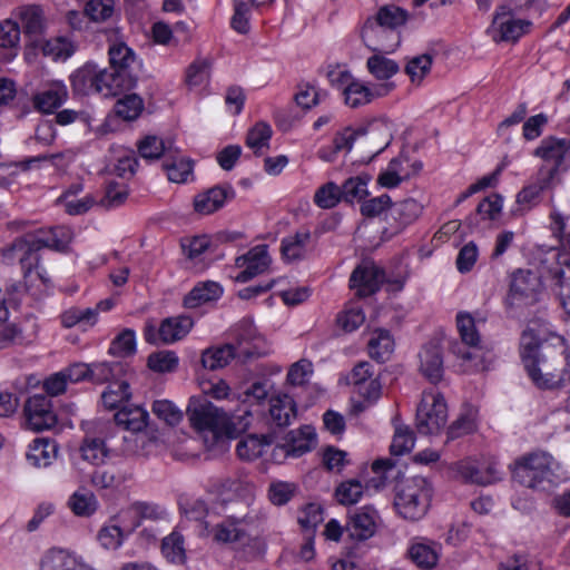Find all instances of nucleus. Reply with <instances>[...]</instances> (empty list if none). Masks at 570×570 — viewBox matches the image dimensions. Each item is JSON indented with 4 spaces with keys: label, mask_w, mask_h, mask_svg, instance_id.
<instances>
[{
    "label": "nucleus",
    "mask_w": 570,
    "mask_h": 570,
    "mask_svg": "<svg viewBox=\"0 0 570 570\" xmlns=\"http://www.w3.org/2000/svg\"><path fill=\"white\" fill-rule=\"evenodd\" d=\"M423 208L424 206L413 198L392 204L385 214L389 226L384 228L383 233L390 236L401 233L422 215Z\"/></svg>",
    "instance_id": "nucleus-15"
},
{
    "label": "nucleus",
    "mask_w": 570,
    "mask_h": 570,
    "mask_svg": "<svg viewBox=\"0 0 570 570\" xmlns=\"http://www.w3.org/2000/svg\"><path fill=\"white\" fill-rule=\"evenodd\" d=\"M377 512L372 507H363L350 515L345 525L347 535L357 541L371 538L375 533Z\"/></svg>",
    "instance_id": "nucleus-19"
},
{
    "label": "nucleus",
    "mask_w": 570,
    "mask_h": 570,
    "mask_svg": "<svg viewBox=\"0 0 570 570\" xmlns=\"http://www.w3.org/2000/svg\"><path fill=\"white\" fill-rule=\"evenodd\" d=\"M68 508L77 517L89 518L99 507L96 495L86 488L75 491L68 499Z\"/></svg>",
    "instance_id": "nucleus-37"
},
{
    "label": "nucleus",
    "mask_w": 570,
    "mask_h": 570,
    "mask_svg": "<svg viewBox=\"0 0 570 570\" xmlns=\"http://www.w3.org/2000/svg\"><path fill=\"white\" fill-rule=\"evenodd\" d=\"M476 429V413L473 410L461 414L448 429V438L453 440L472 433Z\"/></svg>",
    "instance_id": "nucleus-60"
},
{
    "label": "nucleus",
    "mask_w": 570,
    "mask_h": 570,
    "mask_svg": "<svg viewBox=\"0 0 570 570\" xmlns=\"http://www.w3.org/2000/svg\"><path fill=\"white\" fill-rule=\"evenodd\" d=\"M153 413L168 425H176L183 419V412L168 400H157L153 403Z\"/></svg>",
    "instance_id": "nucleus-61"
},
{
    "label": "nucleus",
    "mask_w": 570,
    "mask_h": 570,
    "mask_svg": "<svg viewBox=\"0 0 570 570\" xmlns=\"http://www.w3.org/2000/svg\"><path fill=\"white\" fill-rule=\"evenodd\" d=\"M186 413L190 425L199 433L210 434L213 442L225 426L230 428L234 433H243L253 420V413L247 407L235 411L219 410L205 396L191 397Z\"/></svg>",
    "instance_id": "nucleus-1"
},
{
    "label": "nucleus",
    "mask_w": 570,
    "mask_h": 570,
    "mask_svg": "<svg viewBox=\"0 0 570 570\" xmlns=\"http://www.w3.org/2000/svg\"><path fill=\"white\" fill-rule=\"evenodd\" d=\"M40 570H94L76 554L53 548L46 552L40 562Z\"/></svg>",
    "instance_id": "nucleus-24"
},
{
    "label": "nucleus",
    "mask_w": 570,
    "mask_h": 570,
    "mask_svg": "<svg viewBox=\"0 0 570 570\" xmlns=\"http://www.w3.org/2000/svg\"><path fill=\"white\" fill-rule=\"evenodd\" d=\"M194 321L186 315L167 317L159 325L160 342L173 344L183 340L193 328Z\"/></svg>",
    "instance_id": "nucleus-29"
},
{
    "label": "nucleus",
    "mask_w": 570,
    "mask_h": 570,
    "mask_svg": "<svg viewBox=\"0 0 570 570\" xmlns=\"http://www.w3.org/2000/svg\"><path fill=\"white\" fill-rule=\"evenodd\" d=\"M20 27L18 22L7 19L0 22V59L4 61L12 60L19 49Z\"/></svg>",
    "instance_id": "nucleus-33"
},
{
    "label": "nucleus",
    "mask_w": 570,
    "mask_h": 570,
    "mask_svg": "<svg viewBox=\"0 0 570 570\" xmlns=\"http://www.w3.org/2000/svg\"><path fill=\"white\" fill-rule=\"evenodd\" d=\"M148 367L157 373L174 372L178 366V357L173 351H160L148 356Z\"/></svg>",
    "instance_id": "nucleus-56"
},
{
    "label": "nucleus",
    "mask_w": 570,
    "mask_h": 570,
    "mask_svg": "<svg viewBox=\"0 0 570 570\" xmlns=\"http://www.w3.org/2000/svg\"><path fill=\"white\" fill-rule=\"evenodd\" d=\"M525 370L539 389H559L570 382V354L547 347Z\"/></svg>",
    "instance_id": "nucleus-5"
},
{
    "label": "nucleus",
    "mask_w": 570,
    "mask_h": 570,
    "mask_svg": "<svg viewBox=\"0 0 570 570\" xmlns=\"http://www.w3.org/2000/svg\"><path fill=\"white\" fill-rule=\"evenodd\" d=\"M147 411L140 406H124L115 414L116 424L132 432L144 430L147 426Z\"/></svg>",
    "instance_id": "nucleus-39"
},
{
    "label": "nucleus",
    "mask_w": 570,
    "mask_h": 570,
    "mask_svg": "<svg viewBox=\"0 0 570 570\" xmlns=\"http://www.w3.org/2000/svg\"><path fill=\"white\" fill-rule=\"evenodd\" d=\"M407 18V11L404 9L394 4L383 6L375 17L365 21L361 30L362 40L372 51H393L400 43L399 35L393 31L405 24Z\"/></svg>",
    "instance_id": "nucleus-3"
},
{
    "label": "nucleus",
    "mask_w": 570,
    "mask_h": 570,
    "mask_svg": "<svg viewBox=\"0 0 570 570\" xmlns=\"http://www.w3.org/2000/svg\"><path fill=\"white\" fill-rule=\"evenodd\" d=\"M309 239L311 233L308 230H299L284 238L282 242V254L284 258L288 262L304 258Z\"/></svg>",
    "instance_id": "nucleus-41"
},
{
    "label": "nucleus",
    "mask_w": 570,
    "mask_h": 570,
    "mask_svg": "<svg viewBox=\"0 0 570 570\" xmlns=\"http://www.w3.org/2000/svg\"><path fill=\"white\" fill-rule=\"evenodd\" d=\"M58 446L53 440L38 438L29 445L27 460L36 468H47L57 456Z\"/></svg>",
    "instance_id": "nucleus-32"
},
{
    "label": "nucleus",
    "mask_w": 570,
    "mask_h": 570,
    "mask_svg": "<svg viewBox=\"0 0 570 570\" xmlns=\"http://www.w3.org/2000/svg\"><path fill=\"white\" fill-rule=\"evenodd\" d=\"M274 0H233L234 14L230 20L232 28L238 33L245 35L249 31L250 8L268 6Z\"/></svg>",
    "instance_id": "nucleus-36"
},
{
    "label": "nucleus",
    "mask_w": 570,
    "mask_h": 570,
    "mask_svg": "<svg viewBox=\"0 0 570 570\" xmlns=\"http://www.w3.org/2000/svg\"><path fill=\"white\" fill-rule=\"evenodd\" d=\"M223 487L232 492L244 490L246 497L243 500L236 501V504L239 505L238 512H234L233 509L228 508L229 513L222 522L214 525L210 530L206 525L205 530L217 544L243 542L248 538L246 528L256 521V515L250 508L254 501V485L240 479H226L223 481Z\"/></svg>",
    "instance_id": "nucleus-2"
},
{
    "label": "nucleus",
    "mask_w": 570,
    "mask_h": 570,
    "mask_svg": "<svg viewBox=\"0 0 570 570\" xmlns=\"http://www.w3.org/2000/svg\"><path fill=\"white\" fill-rule=\"evenodd\" d=\"M296 483L286 481H273L268 487V499L274 505H284L296 494Z\"/></svg>",
    "instance_id": "nucleus-53"
},
{
    "label": "nucleus",
    "mask_w": 570,
    "mask_h": 570,
    "mask_svg": "<svg viewBox=\"0 0 570 570\" xmlns=\"http://www.w3.org/2000/svg\"><path fill=\"white\" fill-rule=\"evenodd\" d=\"M161 552L169 562L184 563L186 560L184 537L178 531H173L163 539Z\"/></svg>",
    "instance_id": "nucleus-48"
},
{
    "label": "nucleus",
    "mask_w": 570,
    "mask_h": 570,
    "mask_svg": "<svg viewBox=\"0 0 570 570\" xmlns=\"http://www.w3.org/2000/svg\"><path fill=\"white\" fill-rule=\"evenodd\" d=\"M456 325L462 342L470 346L471 351H461L459 354L464 361H474L472 367L474 371H484L487 366L483 364V351L479 346L480 335L475 327L474 318L471 314L461 312L456 315Z\"/></svg>",
    "instance_id": "nucleus-14"
},
{
    "label": "nucleus",
    "mask_w": 570,
    "mask_h": 570,
    "mask_svg": "<svg viewBox=\"0 0 570 570\" xmlns=\"http://www.w3.org/2000/svg\"><path fill=\"white\" fill-rule=\"evenodd\" d=\"M111 69L130 72L129 69L136 62V55L125 42H115L108 49Z\"/></svg>",
    "instance_id": "nucleus-46"
},
{
    "label": "nucleus",
    "mask_w": 570,
    "mask_h": 570,
    "mask_svg": "<svg viewBox=\"0 0 570 570\" xmlns=\"http://www.w3.org/2000/svg\"><path fill=\"white\" fill-rule=\"evenodd\" d=\"M210 62L207 59L195 60L186 71V82L189 87H199L208 82Z\"/></svg>",
    "instance_id": "nucleus-59"
},
{
    "label": "nucleus",
    "mask_w": 570,
    "mask_h": 570,
    "mask_svg": "<svg viewBox=\"0 0 570 570\" xmlns=\"http://www.w3.org/2000/svg\"><path fill=\"white\" fill-rule=\"evenodd\" d=\"M129 396V385L127 382L122 381L114 384L112 386H108V389L102 393L101 399L106 407L115 409L122 402L127 401Z\"/></svg>",
    "instance_id": "nucleus-63"
},
{
    "label": "nucleus",
    "mask_w": 570,
    "mask_h": 570,
    "mask_svg": "<svg viewBox=\"0 0 570 570\" xmlns=\"http://www.w3.org/2000/svg\"><path fill=\"white\" fill-rule=\"evenodd\" d=\"M234 357H237L234 344H225L206 350L202 355V364L205 368L214 371L226 366Z\"/></svg>",
    "instance_id": "nucleus-43"
},
{
    "label": "nucleus",
    "mask_w": 570,
    "mask_h": 570,
    "mask_svg": "<svg viewBox=\"0 0 570 570\" xmlns=\"http://www.w3.org/2000/svg\"><path fill=\"white\" fill-rule=\"evenodd\" d=\"M234 197L235 190L229 184L214 186L195 197V210L203 215H209L220 209L228 199Z\"/></svg>",
    "instance_id": "nucleus-23"
},
{
    "label": "nucleus",
    "mask_w": 570,
    "mask_h": 570,
    "mask_svg": "<svg viewBox=\"0 0 570 570\" xmlns=\"http://www.w3.org/2000/svg\"><path fill=\"white\" fill-rule=\"evenodd\" d=\"M119 519L120 523L124 524V528H121L119 523H109L102 527L98 532L97 539L106 549L115 550L119 548L122 543L125 531L128 532V525L125 524L126 519H122L121 514L119 515Z\"/></svg>",
    "instance_id": "nucleus-47"
},
{
    "label": "nucleus",
    "mask_w": 570,
    "mask_h": 570,
    "mask_svg": "<svg viewBox=\"0 0 570 570\" xmlns=\"http://www.w3.org/2000/svg\"><path fill=\"white\" fill-rule=\"evenodd\" d=\"M272 137V128L266 122H257L247 134L246 145L259 154L264 147L268 146Z\"/></svg>",
    "instance_id": "nucleus-58"
},
{
    "label": "nucleus",
    "mask_w": 570,
    "mask_h": 570,
    "mask_svg": "<svg viewBox=\"0 0 570 570\" xmlns=\"http://www.w3.org/2000/svg\"><path fill=\"white\" fill-rule=\"evenodd\" d=\"M420 371L433 384L443 377V360L438 345H426L420 353Z\"/></svg>",
    "instance_id": "nucleus-30"
},
{
    "label": "nucleus",
    "mask_w": 570,
    "mask_h": 570,
    "mask_svg": "<svg viewBox=\"0 0 570 570\" xmlns=\"http://www.w3.org/2000/svg\"><path fill=\"white\" fill-rule=\"evenodd\" d=\"M316 434L311 426L306 425L297 431H292L287 443V453L301 456L314 448Z\"/></svg>",
    "instance_id": "nucleus-42"
},
{
    "label": "nucleus",
    "mask_w": 570,
    "mask_h": 570,
    "mask_svg": "<svg viewBox=\"0 0 570 570\" xmlns=\"http://www.w3.org/2000/svg\"><path fill=\"white\" fill-rule=\"evenodd\" d=\"M272 259L266 245H257L250 248L245 255L236 258L235 265L242 271L235 279L239 283H246L254 277L265 273Z\"/></svg>",
    "instance_id": "nucleus-16"
},
{
    "label": "nucleus",
    "mask_w": 570,
    "mask_h": 570,
    "mask_svg": "<svg viewBox=\"0 0 570 570\" xmlns=\"http://www.w3.org/2000/svg\"><path fill=\"white\" fill-rule=\"evenodd\" d=\"M296 419V403L287 394L271 397L269 422L276 428L288 426Z\"/></svg>",
    "instance_id": "nucleus-27"
},
{
    "label": "nucleus",
    "mask_w": 570,
    "mask_h": 570,
    "mask_svg": "<svg viewBox=\"0 0 570 570\" xmlns=\"http://www.w3.org/2000/svg\"><path fill=\"white\" fill-rule=\"evenodd\" d=\"M366 67L371 75L379 80H386L399 72V65L382 55H374L367 59Z\"/></svg>",
    "instance_id": "nucleus-50"
},
{
    "label": "nucleus",
    "mask_w": 570,
    "mask_h": 570,
    "mask_svg": "<svg viewBox=\"0 0 570 570\" xmlns=\"http://www.w3.org/2000/svg\"><path fill=\"white\" fill-rule=\"evenodd\" d=\"M68 96L67 86L60 80H52L32 95L31 102L38 112L50 115L67 101Z\"/></svg>",
    "instance_id": "nucleus-17"
},
{
    "label": "nucleus",
    "mask_w": 570,
    "mask_h": 570,
    "mask_svg": "<svg viewBox=\"0 0 570 570\" xmlns=\"http://www.w3.org/2000/svg\"><path fill=\"white\" fill-rule=\"evenodd\" d=\"M343 95L347 106L351 108H357L371 102L375 96H380L382 94H375L363 82L354 80L348 82L347 86L343 89Z\"/></svg>",
    "instance_id": "nucleus-45"
},
{
    "label": "nucleus",
    "mask_w": 570,
    "mask_h": 570,
    "mask_svg": "<svg viewBox=\"0 0 570 570\" xmlns=\"http://www.w3.org/2000/svg\"><path fill=\"white\" fill-rule=\"evenodd\" d=\"M531 21L517 18L511 0L501 3L493 16L491 24L492 39L497 42H517L529 32Z\"/></svg>",
    "instance_id": "nucleus-10"
},
{
    "label": "nucleus",
    "mask_w": 570,
    "mask_h": 570,
    "mask_svg": "<svg viewBox=\"0 0 570 570\" xmlns=\"http://www.w3.org/2000/svg\"><path fill=\"white\" fill-rule=\"evenodd\" d=\"M374 335L375 336L368 341V354L372 358L384 362L394 350V341L386 330H375Z\"/></svg>",
    "instance_id": "nucleus-44"
},
{
    "label": "nucleus",
    "mask_w": 570,
    "mask_h": 570,
    "mask_svg": "<svg viewBox=\"0 0 570 570\" xmlns=\"http://www.w3.org/2000/svg\"><path fill=\"white\" fill-rule=\"evenodd\" d=\"M384 278V272L376 265L363 263L353 271L350 285L356 289L358 296L366 297L380 289Z\"/></svg>",
    "instance_id": "nucleus-18"
},
{
    "label": "nucleus",
    "mask_w": 570,
    "mask_h": 570,
    "mask_svg": "<svg viewBox=\"0 0 570 570\" xmlns=\"http://www.w3.org/2000/svg\"><path fill=\"white\" fill-rule=\"evenodd\" d=\"M136 83V78L130 72H122L119 69L98 70L97 92L105 97L117 96L125 90L131 89Z\"/></svg>",
    "instance_id": "nucleus-20"
},
{
    "label": "nucleus",
    "mask_w": 570,
    "mask_h": 570,
    "mask_svg": "<svg viewBox=\"0 0 570 570\" xmlns=\"http://www.w3.org/2000/svg\"><path fill=\"white\" fill-rule=\"evenodd\" d=\"M23 417L26 428L36 432L50 430L57 424L51 399L46 394H33L27 399Z\"/></svg>",
    "instance_id": "nucleus-12"
},
{
    "label": "nucleus",
    "mask_w": 570,
    "mask_h": 570,
    "mask_svg": "<svg viewBox=\"0 0 570 570\" xmlns=\"http://www.w3.org/2000/svg\"><path fill=\"white\" fill-rule=\"evenodd\" d=\"M360 145L373 155L382 153L392 141V135L384 124H372L367 127H360Z\"/></svg>",
    "instance_id": "nucleus-26"
},
{
    "label": "nucleus",
    "mask_w": 570,
    "mask_h": 570,
    "mask_svg": "<svg viewBox=\"0 0 570 570\" xmlns=\"http://www.w3.org/2000/svg\"><path fill=\"white\" fill-rule=\"evenodd\" d=\"M554 174L556 169H540L537 181L522 188L517 195V202L529 206L534 204L541 193L549 187Z\"/></svg>",
    "instance_id": "nucleus-38"
},
{
    "label": "nucleus",
    "mask_w": 570,
    "mask_h": 570,
    "mask_svg": "<svg viewBox=\"0 0 570 570\" xmlns=\"http://www.w3.org/2000/svg\"><path fill=\"white\" fill-rule=\"evenodd\" d=\"M542 293L540 276L529 269H518L511 276L505 304L509 309H520L535 304Z\"/></svg>",
    "instance_id": "nucleus-7"
},
{
    "label": "nucleus",
    "mask_w": 570,
    "mask_h": 570,
    "mask_svg": "<svg viewBox=\"0 0 570 570\" xmlns=\"http://www.w3.org/2000/svg\"><path fill=\"white\" fill-rule=\"evenodd\" d=\"M367 177H351L341 186L343 199L347 203L363 199L367 193Z\"/></svg>",
    "instance_id": "nucleus-57"
},
{
    "label": "nucleus",
    "mask_w": 570,
    "mask_h": 570,
    "mask_svg": "<svg viewBox=\"0 0 570 570\" xmlns=\"http://www.w3.org/2000/svg\"><path fill=\"white\" fill-rule=\"evenodd\" d=\"M448 421V406L442 394L431 390L422 394L416 410V429L421 434L438 433Z\"/></svg>",
    "instance_id": "nucleus-8"
},
{
    "label": "nucleus",
    "mask_w": 570,
    "mask_h": 570,
    "mask_svg": "<svg viewBox=\"0 0 570 570\" xmlns=\"http://www.w3.org/2000/svg\"><path fill=\"white\" fill-rule=\"evenodd\" d=\"M33 235L38 238L37 242L40 243L42 248H50L58 252H65L72 239L71 229L65 226H57L49 230L41 229L33 233Z\"/></svg>",
    "instance_id": "nucleus-35"
},
{
    "label": "nucleus",
    "mask_w": 570,
    "mask_h": 570,
    "mask_svg": "<svg viewBox=\"0 0 570 570\" xmlns=\"http://www.w3.org/2000/svg\"><path fill=\"white\" fill-rule=\"evenodd\" d=\"M431 498L429 481L423 476H413L397 484L394 504L404 519L415 521L426 514Z\"/></svg>",
    "instance_id": "nucleus-6"
},
{
    "label": "nucleus",
    "mask_w": 570,
    "mask_h": 570,
    "mask_svg": "<svg viewBox=\"0 0 570 570\" xmlns=\"http://www.w3.org/2000/svg\"><path fill=\"white\" fill-rule=\"evenodd\" d=\"M109 352L116 356H130L136 353V334L134 330L125 328L111 342Z\"/></svg>",
    "instance_id": "nucleus-54"
},
{
    "label": "nucleus",
    "mask_w": 570,
    "mask_h": 570,
    "mask_svg": "<svg viewBox=\"0 0 570 570\" xmlns=\"http://www.w3.org/2000/svg\"><path fill=\"white\" fill-rule=\"evenodd\" d=\"M513 479L529 489L547 488L566 479L559 463L547 452H532L514 462Z\"/></svg>",
    "instance_id": "nucleus-4"
},
{
    "label": "nucleus",
    "mask_w": 570,
    "mask_h": 570,
    "mask_svg": "<svg viewBox=\"0 0 570 570\" xmlns=\"http://www.w3.org/2000/svg\"><path fill=\"white\" fill-rule=\"evenodd\" d=\"M414 434L407 426H399L395 430L390 450L393 455H403L414 446Z\"/></svg>",
    "instance_id": "nucleus-62"
},
{
    "label": "nucleus",
    "mask_w": 570,
    "mask_h": 570,
    "mask_svg": "<svg viewBox=\"0 0 570 570\" xmlns=\"http://www.w3.org/2000/svg\"><path fill=\"white\" fill-rule=\"evenodd\" d=\"M23 32L30 38L41 36L46 29V19L41 7L36 4L23 6L18 9Z\"/></svg>",
    "instance_id": "nucleus-34"
},
{
    "label": "nucleus",
    "mask_w": 570,
    "mask_h": 570,
    "mask_svg": "<svg viewBox=\"0 0 570 570\" xmlns=\"http://www.w3.org/2000/svg\"><path fill=\"white\" fill-rule=\"evenodd\" d=\"M85 436L80 443L79 452L83 461L94 465L104 464L110 456L107 440L110 436V424L102 421H92L82 424Z\"/></svg>",
    "instance_id": "nucleus-9"
},
{
    "label": "nucleus",
    "mask_w": 570,
    "mask_h": 570,
    "mask_svg": "<svg viewBox=\"0 0 570 570\" xmlns=\"http://www.w3.org/2000/svg\"><path fill=\"white\" fill-rule=\"evenodd\" d=\"M223 287L213 281L200 282L184 297L186 308H197L209 302L217 301L223 295Z\"/></svg>",
    "instance_id": "nucleus-28"
},
{
    "label": "nucleus",
    "mask_w": 570,
    "mask_h": 570,
    "mask_svg": "<svg viewBox=\"0 0 570 570\" xmlns=\"http://www.w3.org/2000/svg\"><path fill=\"white\" fill-rule=\"evenodd\" d=\"M364 492L363 484L355 479L342 482L335 490V498L343 505H352L358 502Z\"/></svg>",
    "instance_id": "nucleus-52"
},
{
    "label": "nucleus",
    "mask_w": 570,
    "mask_h": 570,
    "mask_svg": "<svg viewBox=\"0 0 570 570\" xmlns=\"http://www.w3.org/2000/svg\"><path fill=\"white\" fill-rule=\"evenodd\" d=\"M390 165L392 166V169L397 171V175L403 181L409 180L411 177L417 175L423 167L420 160L411 161L410 158L404 154H400L397 157L393 158L390 161Z\"/></svg>",
    "instance_id": "nucleus-64"
},
{
    "label": "nucleus",
    "mask_w": 570,
    "mask_h": 570,
    "mask_svg": "<svg viewBox=\"0 0 570 570\" xmlns=\"http://www.w3.org/2000/svg\"><path fill=\"white\" fill-rule=\"evenodd\" d=\"M75 50V45L65 37L52 38L41 45L43 56L53 60H66L73 55Z\"/></svg>",
    "instance_id": "nucleus-49"
},
{
    "label": "nucleus",
    "mask_w": 570,
    "mask_h": 570,
    "mask_svg": "<svg viewBox=\"0 0 570 570\" xmlns=\"http://www.w3.org/2000/svg\"><path fill=\"white\" fill-rule=\"evenodd\" d=\"M142 108V99L138 95L131 94L116 102L115 112L125 120H134L140 115Z\"/></svg>",
    "instance_id": "nucleus-55"
},
{
    "label": "nucleus",
    "mask_w": 570,
    "mask_h": 570,
    "mask_svg": "<svg viewBox=\"0 0 570 570\" xmlns=\"http://www.w3.org/2000/svg\"><path fill=\"white\" fill-rule=\"evenodd\" d=\"M235 352L238 358L261 357L268 353L265 340L257 333L250 321H240L233 330Z\"/></svg>",
    "instance_id": "nucleus-13"
},
{
    "label": "nucleus",
    "mask_w": 570,
    "mask_h": 570,
    "mask_svg": "<svg viewBox=\"0 0 570 570\" xmlns=\"http://www.w3.org/2000/svg\"><path fill=\"white\" fill-rule=\"evenodd\" d=\"M440 552L441 544L424 537L413 538L407 550L410 559L422 569L435 567Z\"/></svg>",
    "instance_id": "nucleus-22"
},
{
    "label": "nucleus",
    "mask_w": 570,
    "mask_h": 570,
    "mask_svg": "<svg viewBox=\"0 0 570 570\" xmlns=\"http://www.w3.org/2000/svg\"><path fill=\"white\" fill-rule=\"evenodd\" d=\"M97 66L94 63H86L77 69L70 76L73 91L81 95H88L91 91L97 92Z\"/></svg>",
    "instance_id": "nucleus-40"
},
{
    "label": "nucleus",
    "mask_w": 570,
    "mask_h": 570,
    "mask_svg": "<svg viewBox=\"0 0 570 570\" xmlns=\"http://www.w3.org/2000/svg\"><path fill=\"white\" fill-rule=\"evenodd\" d=\"M548 277L561 306L570 314V263L567 256L558 257L556 264L549 267Z\"/></svg>",
    "instance_id": "nucleus-21"
},
{
    "label": "nucleus",
    "mask_w": 570,
    "mask_h": 570,
    "mask_svg": "<svg viewBox=\"0 0 570 570\" xmlns=\"http://www.w3.org/2000/svg\"><path fill=\"white\" fill-rule=\"evenodd\" d=\"M342 199V189L333 181L322 185L314 195V203L323 209L335 207Z\"/></svg>",
    "instance_id": "nucleus-51"
},
{
    "label": "nucleus",
    "mask_w": 570,
    "mask_h": 570,
    "mask_svg": "<svg viewBox=\"0 0 570 570\" xmlns=\"http://www.w3.org/2000/svg\"><path fill=\"white\" fill-rule=\"evenodd\" d=\"M37 240L38 238L33 234L18 237L10 247L4 249L3 256L8 261L18 259L24 277H28L36 269L38 277L46 283L45 271L39 265V250L42 249V246Z\"/></svg>",
    "instance_id": "nucleus-11"
},
{
    "label": "nucleus",
    "mask_w": 570,
    "mask_h": 570,
    "mask_svg": "<svg viewBox=\"0 0 570 570\" xmlns=\"http://www.w3.org/2000/svg\"><path fill=\"white\" fill-rule=\"evenodd\" d=\"M569 150V140L549 137L541 141L540 146L534 150V155L544 161L551 163L552 167L549 169H556L557 171Z\"/></svg>",
    "instance_id": "nucleus-31"
},
{
    "label": "nucleus",
    "mask_w": 570,
    "mask_h": 570,
    "mask_svg": "<svg viewBox=\"0 0 570 570\" xmlns=\"http://www.w3.org/2000/svg\"><path fill=\"white\" fill-rule=\"evenodd\" d=\"M122 519H132L128 524V532L140 525L141 521H163L167 519V511L165 508L150 502H135L125 512L121 513Z\"/></svg>",
    "instance_id": "nucleus-25"
}]
</instances>
